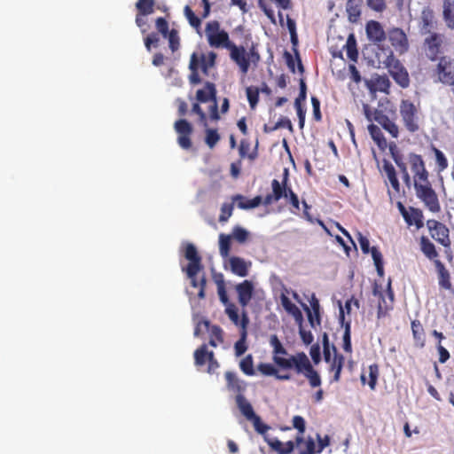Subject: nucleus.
I'll return each mask as SVG.
<instances>
[{
    "instance_id": "30",
    "label": "nucleus",
    "mask_w": 454,
    "mask_h": 454,
    "mask_svg": "<svg viewBox=\"0 0 454 454\" xmlns=\"http://www.w3.org/2000/svg\"><path fill=\"white\" fill-rule=\"evenodd\" d=\"M368 131L379 149L385 151L387 147V143L381 129L377 125L372 123L368 126Z\"/></svg>"
},
{
    "instance_id": "44",
    "label": "nucleus",
    "mask_w": 454,
    "mask_h": 454,
    "mask_svg": "<svg viewBox=\"0 0 454 454\" xmlns=\"http://www.w3.org/2000/svg\"><path fill=\"white\" fill-rule=\"evenodd\" d=\"M344 325V334H343V349L347 353L352 352L351 345V323L346 322Z\"/></svg>"
},
{
    "instance_id": "26",
    "label": "nucleus",
    "mask_w": 454,
    "mask_h": 454,
    "mask_svg": "<svg viewBox=\"0 0 454 454\" xmlns=\"http://www.w3.org/2000/svg\"><path fill=\"white\" fill-rule=\"evenodd\" d=\"M228 389L236 392L238 395L245 391V384L233 372H226L224 374Z\"/></svg>"
},
{
    "instance_id": "46",
    "label": "nucleus",
    "mask_w": 454,
    "mask_h": 454,
    "mask_svg": "<svg viewBox=\"0 0 454 454\" xmlns=\"http://www.w3.org/2000/svg\"><path fill=\"white\" fill-rule=\"evenodd\" d=\"M369 382L368 385L372 390H374L380 375L379 365L372 364L369 365Z\"/></svg>"
},
{
    "instance_id": "29",
    "label": "nucleus",
    "mask_w": 454,
    "mask_h": 454,
    "mask_svg": "<svg viewBox=\"0 0 454 454\" xmlns=\"http://www.w3.org/2000/svg\"><path fill=\"white\" fill-rule=\"evenodd\" d=\"M235 401L239 410L247 420L251 419L254 415H256L251 403L242 394L237 395Z\"/></svg>"
},
{
    "instance_id": "7",
    "label": "nucleus",
    "mask_w": 454,
    "mask_h": 454,
    "mask_svg": "<svg viewBox=\"0 0 454 454\" xmlns=\"http://www.w3.org/2000/svg\"><path fill=\"white\" fill-rule=\"evenodd\" d=\"M289 171L284 168L282 180L273 179L271 181V192L263 198V205L270 206L281 199H287V195L292 187L288 184Z\"/></svg>"
},
{
    "instance_id": "18",
    "label": "nucleus",
    "mask_w": 454,
    "mask_h": 454,
    "mask_svg": "<svg viewBox=\"0 0 454 454\" xmlns=\"http://www.w3.org/2000/svg\"><path fill=\"white\" fill-rule=\"evenodd\" d=\"M309 304L312 311L306 307L305 310L308 313V319L312 327H315L316 325H320L321 317H320V304L318 299L316 297L315 294H312L309 299Z\"/></svg>"
},
{
    "instance_id": "48",
    "label": "nucleus",
    "mask_w": 454,
    "mask_h": 454,
    "mask_svg": "<svg viewBox=\"0 0 454 454\" xmlns=\"http://www.w3.org/2000/svg\"><path fill=\"white\" fill-rule=\"evenodd\" d=\"M231 236L239 243H245L248 239V231L240 226H235Z\"/></svg>"
},
{
    "instance_id": "13",
    "label": "nucleus",
    "mask_w": 454,
    "mask_h": 454,
    "mask_svg": "<svg viewBox=\"0 0 454 454\" xmlns=\"http://www.w3.org/2000/svg\"><path fill=\"white\" fill-rule=\"evenodd\" d=\"M365 32L368 40L378 46L387 38V32L384 30L382 25L376 20H369L366 23Z\"/></svg>"
},
{
    "instance_id": "43",
    "label": "nucleus",
    "mask_w": 454,
    "mask_h": 454,
    "mask_svg": "<svg viewBox=\"0 0 454 454\" xmlns=\"http://www.w3.org/2000/svg\"><path fill=\"white\" fill-rule=\"evenodd\" d=\"M373 85L376 90L388 93L391 83L386 75H378L373 82Z\"/></svg>"
},
{
    "instance_id": "17",
    "label": "nucleus",
    "mask_w": 454,
    "mask_h": 454,
    "mask_svg": "<svg viewBox=\"0 0 454 454\" xmlns=\"http://www.w3.org/2000/svg\"><path fill=\"white\" fill-rule=\"evenodd\" d=\"M264 441L278 454H290L294 450V442L293 441L283 443L278 439L270 438L268 435H264Z\"/></svg>"
},
{
    "instance_id": "59",
    "label": "nucleus",
    "mask_w": 454,
    "mask_h": 454,
    "mask_svg": "<svg viewBox=\"0 0 454 454\" xmlns=\"http://www.w3.org/2000/svg\"><path fill=\"white\" fill-rule=\"evenodd\" d=\"M157 30L162 35L163 37H167V35L170 32L168 29V24L165 18L160 17L155 21Z\"/></svg>"
},
{
    "instance_id": "33",
    "label": "nucleus",
    "mask_w": 454,
    "mask_h": 454,
    "mask_svg": "<svg viewBox=\"0 0 454 454\" xmlns=\"http://www.w3.org/2000/svg\"><path fill=\"white\" fill-rule=\"evenodd\" d=\"M210 351L207 350V344H202L199 348L194 351V364L196 366L200 367L205 365L207 362Z\"/></svg>"
},
{
    "instance_id": "27",
    "label": "nucleus",
    "mask_w": 454,
    "mask_h": 454,
    "mask_svg": "<svg viewBox=\"0 0 454 454\" xmlns=\"http://www.w3.org/2000/svg\"><path fill=\"white\" fill-rule=\"evenodd\" d=\"M411 332L415 345L419 348H424L426 345V333L419 320L411 321Z\"/></svg>"
},
{
    "instance_id": "38",
    "label": "nucleus",
    "mask_w": 454,
    "mask_h": 454,
    "mask_svg": "<svg viewBox=\"0 0 454 454\" xmlns=\"http://www.w3.org/2000/svg\"><path fill=\"white\" fill-rule=\"evenodd\" d=\"M215 59H216V54L213 51H210L207 55L201 54L200 67H201L202 72L205 74H207L208 69L215 66Z\"/></svg>"
},
{
    "instance_id": "58",
    "label": "nucleus",
    "mask_w": 454,
    "mask_h": 454,
    "mask_svg": "<svg viewBox=\"0 0 454 454\" xmlns=\"http://www.w3.org/2000/svg\"><path fill=\"white\" fill-rule=\"evenodd\" d=\"M352 303H354V305L356 306L357 308L359 307V301L357 300H354L353 298L346 301L344 308L342 306L340 307V320L342 324H345L344 323V318H345L344 310H346V312L348 314H349L351 311Z\"/></svg>"
},
{
    "instance_id": "2",
    "label": "nucleus",
    "mask_w": 454,
    "mask_h": 454,
    "mask_svg": "<svg viewBox=\"0 0 454 454\" xmlns=\"http://www.w3.org/2000/svg\"><path fill=\"white\" fill-rule=\"evenodd\" d=\"M205 33L211 47L225 48L230 51L231 59L239 67L243 74H247L251 65L254 67L258 66L261 56L257 46L253 43L248 51L244 46H237L230 41L228 33L220 29V23L217 20L208 22Z\"/></svg>"
},
{
    "instance_id": "16",
    "label": "nucleus",
    "mask_w": 454,
    "mask_h": 454,
    "mask_svg": "<svg viewBox=\"0 0 454 454\" xmlns=\"http://www.w3.org/2000/svg\"><path fill=\"white\" fill-rule=\"evenodd\" d=\"M236 291L238 294L239 304L243 308L247 307L252 299L254 292V286L252 282H250L249 280H244L242 283H239V285L236 286Z\"/></svg>"
},
{
    "instance_id": "4",
    "label": "nucleus",
    "mask_w": 454,
    "mask_h": 454,
    "mask_svg": "<svg viewBox=\"0 0 454 454\" xmlns=\"http://www.w3.org/2000/svg\"><path fill=\"white\" fill-rule=\"evenodd\" d=\"M380 52L377 53L380 63L388 70L395 82L402 88H407L410 84L409 74L395 53L389 47H379Z\"/></svg>"
},
{
    "instance_id": "37",
    "label": "nucleus",
    "mask_w": 454,
    "mask_h": 454,
    "mask_svg": "<svg viewBox=\"0 0 454 454\" xmlns=\"http://www.w3.org/2000/svg\"><path fill=\"white\" fill-rule=\"evenodd\" d=\"M411 223L408 225H415L417 229L423 227V213L420 209L415 207H410L409 218Z\"/></svg>"
},
{
    "instance_id": "6",
    "label": "nucleus",
    "mask_w": 454,
    "mask_h": 454,
    "mask_svg": "<svg viewBox=\"0 0 454 454\" xmlns=\"http://www.w3.org/2000/svg\"><path fill=\"white\" fill-rule=\"evenodd\" d=\"M399 111L404 128L410 133L419 131L422 119L419 106H416L409 99H403L399 106Z\"/></svg>"
},
{
    "instance_id": "55",
    "label": "nucleus",
    "mask_w": 454,
    "mask_h": 454,
    "mask_svg": "<svg viewBox=\"0 0 454 454\" xmlns=\"http://www.w3.org/2000/svg\"><path fill=\"white\" fill-rule=\"evenodd\" d=\"M290 37H291V43L293 44V51L295 54V57H296V59L298 61V70L300 73H303L304 72V67L301 63V58H300V54H299V51H298V49H297V46H298V35H297V32L296 33H292L290 34Z\"/></svg>"
},
{
    "instance_id": "64",
    "label": "nucleus",
    "mask_w": 454,
    "mask_h": 454,
    "mask_svg": "<svg viewBox=\"0 0 454 454\" xmlns=\"http://www.w3.org/2000/svg\"><path fill=\"white\" fill-rule=\"evenodd\" d=\"M210 338L215 339L219 343L223 342V332L218 325H213L210 329Z\"/></svg>"
},
{
    "instance_id": "51",
    "label": "nucleus",
    "mask_w": 454,
    "mask_h": 454,
    "mask_svg": "<svg viewBox=\"0 0 454 454\" xmlns=\"http://www.w3.org/2000/svg\"><path fill=\"white\" fill-rule=\"evenodd\" d=\"M249 421L253 423L254 427L258 434H262L263 436L267 435L266 432L270 429V427L264 424L258 415H254L251 419H249Z\"/></svg>"
},
{
    "instance_id": "62",
    "label": "nucleus",
    "mask_w": 454,
    "mask_h": 454,
    "mask_svg": "<svg viewBox=\"0 0 454 454\" xmlns=\"http://www.w3.org/2000/svg\"><path fill=\"white\" fill-rule=\"evenodd\" d=\"M281 128H287L289 130H293L291 121L286 117H283L279 119L273 127L270 128V131H275Z\"/></svg>"
},
{
    "instance_id": "45",
    "label": "nucleus",
    "mask_w": 454,
    "mask_h": 454,
    "mask_svg": "<svg viewBox=\"0 0 454 454\" xmlns=\"http://www.w3.org/2000/svg\"><path fill=\"white\" fill-rule=\"evenodd\" d=\"M246 93L250 107L254 109L259 101L260 89L254 86H250L247 88Z\"/></svg>"
},
{
    "instance_id": "12",
    "label": "nucleus",
    "mask_w": 454,
    "mask_h": 454,
    "mask_svg": "<svg viewBox=\"0 0 454 454\" xmlns=\"http://www.w3.org/2000/svg\"><path fill=\"white\" fill-rule=\"evenodd\" d=\"M427 228L431 237L443 247H449L450 240L449 237V229L439 221L430 219L427 222Z\"/></svg>"
},
{
    "instance_id": "53",
    "label": "nucleus",
    "mask_w": 454,
    "mask_h": 454,
    "mask_svg": "<svg viewBox=\"0 0 454 454\" xmlns=\"http://www.w3.org/2000/svg\"><path fill=\"white\" fill-rule=\"evenodd\" d=\"M168 40V44L170 50L174 52L178 50L180 46V38L178 35V32L176 29L170 30V32L167 35Z\"/></svg>"
},
{
    "instance_id": "21",
    "label": "nucleus",
    "mask_w": 454,
    "mask_h": 454,
    "mask_svg": "<svg viewBox=\"0 0 454 454\" xmlns=\"http://www.w3.org/2000/svg\"><path fill=\"white\" fill-rule=\"evenodd\" d=\"M280 301L285 310L291 315L299 325H301L302 323L303 317L300 309L293 303L285 294L280 295Z\"/></svg>"
},
{
    "instance_id": "24",
    "label": "nucleus",
    "mask_w": 454,
    "mask_h": 454,
    "mask_svg": "<svg viewBox=\"0 0 454 454\" xmlns=\"http://www.w3.org/2000/svg\"><path fill=\"white\" fill-rule=\"evenodd\" d=\"M232 200L238 201V207L241 209H252L257 207L261 204H263V199L260 195H257L251 200H247L245 196L237 194L232 197Z\"/></svg>"
},
{
    "instance_id": "10",
    "label": "nucleus",
    "mask_w": 454,
    "mask_h": 454,
    "mask_svg": "<svg viewBox=\"0 0 454 454\" xmlns=\"http://www.w3.org/2000/svg\"><path fill=\"white\" fill-rule=\"evenodd\" d=\"M443 36L431 33L423 43V51L430 60H436L442 54Z\"/></svg>"
},
{
    "instance_id": "23",
    "label": "nucleus",
    "mask_w": 454,
    "mask_h": 454,
    "mask_svg": "<svg viewBox=\"0 0 454 454\" xmlns=\"http://www.w3.org/2000/svg\"><path fill=\"white\" fill-rule=\"evenodd\" d=\"M434 265L436 268V271L438 274V283L439 286L446 290H449L451 288V282H450V275L449 270L446 269L444 264L439 261H434Z\"/></svg>"
},
{
    "instance_id": "20",
    "label": "nucleus",
    "mask_w": 454,
    "mask_h": 454,
    "mask_svg": "<svg viewBox=\"0 0 454 454\" xmlns=\"http://www.w3.org/2000/svg\"><path fill=\"white\" fill-rule=\"evenodd\" d=\"M229 264L233 274L242 278L248 275V267L250 263H247L243 258L239 256H231L229 257Z\"/></svg>"
},
{
    "instance_id": "49",
    "label": "nucleus",
    "mask_w": 454,
    "mask_h": 454,
    "mask_svg": "<svg viewBox=\"0 0 454 454\" xmlns=\"http://www.w3.org/2000/svg\"><path fill=\"white\" fill-rule=\"evenodd\" d=\"M225 313L228 315L230 320L236 325L241 326V319L238 313V309L233 303H229L225 309Z\"/></svg>"
},
{
    "instance_id": "32",
    "label": "nucleus",
    "mask_w": 454,
    "mask_h": 454,
    "mask_svg": "<svg viewBox=\"0 0 454 454\" xmlns=\"http://www.w3.org/2000/svg\"><path fill=\"white\" fill-rule=\"evenodd\" d=\"M348 58L356 62L358 59V51L356 48V40L354 34H350L347 39L346 44L344 45Z\"/></svg>"
},
{
    "instance_id": "36",
    "label": "nucleus",
    "mask_w": 454,
    "mask_h": 454,
    "mask_svg": "<svg viewBox=\"0 0 454 454\" xmlns=\"http://www.w3.org/2000/svg\"><path fill=\"white\" fill-rule=\"evenodd\" d=\"M420 245L422 252L430 260L438 256L434 245L428 239L422 237Z\"/></svg>"
},
{
    "instance_id": "28",
    "label": "nucleus",
    "mask_w": 454,
    "mask_h": 454,
    "mask_svg": "<svg viewBox=\"0 0 454 454\" xmlns=\"http://www.w3.org/2000/svg\"><path fill=\"white\" fill-rule=\"evenodd\" d=\"M434 16L433 11L423 10L421 13L420 32L423 35L431 34L434 29Z\"/></svg>"
},
{
    "instance_id": "60",
    "label": "nucleus",
    "mask_w": 454,
    "mask_h": 454,
    "mask_svg": "<svg viewBox=\"0 0 454 454\" xmlns=\"http://www.w3.org/2000/svg\"><path fill=\"white\" fill-rule=\"evenodd\" d=\"M200 102L194 103L192 107V112L199 115L200 122L204 126L207 127V115L200 107Z\"/></svg>"
},
{
    "instance_id": "41",
    "label": "nucleus",
    "mask_w": 454,
    "mask_h": 454,
    "mask_svg": "<svg viewBox=\"0 0 454 454\" xmlns=\"http://www.w3.org/2000/svg\"><path fill=\"white\" fill-rule=\"evenodd\" d=\"M443 17L447 26L454 28V7L453 2H444Z\"/></svg>"
},
{
    "instance_id": "63",
    "label": "nucleus",
    "mask_w": 454,
    "mask_h": 454,
    "mask_svg": "<svg viewBox=\"0 0 454 454\" xmlns=\"http://www.w3.org/2000/svg\"><path fill=\"white\" fill-rule=\"evenodd\" d=\"M317 453V450H316V443L312 437H309L305 441V450H301L300 454H316Z\"/></svg>"
},
{
    "instance_id": "56",
    "label": "nucleus",
    "mask_w": 454,
    "mask_h": 454,
    "mask_svg": "<svg viewBox=\"0 0 454 454\" xmlns=\"http://www.w3.org/2000/svg\"><path fill=\"white\" fill-rule=\"evenodd\" d=\"M233 203H223L221 207V213L219 215V222L224 223L231 216L233 211Z\"/></svg>"
},
{
    "instance_id": "61",
    "label": "nucleus",
    "mask_w": 454,
    "mask_h": 454,
    "mask_svg": "<svg viewBox=\"0 0 454 454\" xmlns=\"http://www.w3.org/2000/svg\"><path fill=\"white\" fill-rule=\"evenodd\" d=\"M293 426L300 434H303L306 429V423L301 416L296 415L293 418Z\"/></svg>"
},
{
    "instance_id": "5",
    "label": "nucleus",
    "mask_w": 454,
    "mask_h": 454,
    "mask_svg": "<svg viewBox=\"0 0 454 454\" xmlns=\"http://www.w3.org/2000/svg\"><path fill=\"white\" fill-rule=\"evenodd\" d=\"M184 257L189 261L185 269L187 277L190 278L192 286L199 288V299H204L207 280L204 276L199 281L197 279V275L203 269V265L201 257L193 244L188 243L186 245Z\"/></svg>"
},
{
    "instance_id": "35",
    "label": "nucleus",
    "mask_w": 454,
    "mask_h": 454,
    "mask_svg": "<svg viewBox=\"0 0 454 454\" xmlns=\"http://www.w3.org/2000/svg\"><path fill=\"white\" fill-rule=\"evenodd\" d=\"M447 65L448 61L445 59V58H441L436 67V73L438 74L439 81L443 84H446L444 79H447V76H454V73H452L450 70H448Z\"/></svg>"
},
{
    "instance_id": "19",
    "label": "nucleus",
    "mask_w": 454,
    "mask_h": 454,
    "mask_svg": "<svg viewBox=\"0 0 454 454\" xmlns=\"http://www.w3.org/2000/svg\"><path fill=\"white\" fill-rule=\"evenodd\" d=\"M248 323H249L248 317H247V313L244 311L242 313V317H241V328H242L241 336H240V339L238 341H236V343L234 345L235 355L237 356H242L247 349V346L246 345V338H247V326Z\"/></svg>"
},
{
    "instance_id": "1",
    "label": "nucleus",
    "mask_w": 454,
    "mask_h": 454,
    "mask_svg": "<svg viewBox=\"0 0 454 454\" xmlns=\"http://www.w3.org/2000/svg\"><path fill=\"white\" fill-rule=\"evenodd\" d=\"M392 157L402 174L403 182L408 186L411 182L407 165L410 166L411 171L413 174L412 180L417 198L432 213L440 212L441 205L439 199L428 179L429 174L422 156L415 153H410L406 160H404L403 155L392 152Z\"/></svg>"
},
{
    "instance_id": "50",
    "label": "nucleus",
    "mask_w": 454,
    "mask_h": 454,
    "mask_svg": "<svg viewBox=\"0 0 454 454\" xmlns=\"http://www.w3.org/2000/svg\"><path fill=\"white\" fill-rule=\"evenodd\" d=\"M433 151L435 156V163L438 167L439 171H442L448 167V160L445 157L444 153L437 149L436 147H433Z\"/></svg>"
},
{
    "instance_id": "3",
    "label": "nucleus",
    "mask_w": 454,
    "mask_h": 454,
    "mask_svg": "<svg viewBox=\"0 0 454 454\" xmlns=\"http://www.w3.org/2000/svg\"><path fill=\"white\" fill-rule=\"evenodd\" d=\"M269 342L272 348V360L278 367L282 370H294L297 374L303 375L312 388L321 386V376L304 352H297L285 357L288 355L287 350L277 334L270 335Z\"/></svg>"
},
{
    "instance_id": "11",
    "label": "nucleus",
    "mask_w": 454,
    "mask_h": 454,
    "mask_svg": "<svg viewBox=\"0 0 454 454\" xmlns=\"http://www.w3.org/2000/svg\"><path fill=\"white\" fill-rule=\"evenodd\" d=\"M357 240L359 242L361 250L364 254H367L369 253L372 254V257L374 262V265L376 267L377 273L380 277L384 276V263L383 257L380 251L376 247H370L369 239L364 236L361 232L357 234Z\"/></svg>"
},
{
    "instance_id": "34",
    "label": "nucleus",
    "mask_w": 454,
    "mask_h": 454,
    "mask_svg": "<svg viewBox=\"0 0 454 454\" xmlns=\"http://www.w3.org/2000/svg\"><path fill=\"white\" fill-rule=\"evenodd\" d=\"M231 236L224 233L219 235V253L225 259L228 258L231 252Z\"/></svg>"
},
{
    "instance_id": "8",
    "label": "nucleus",
    "mask_w": 454,
    "mask_h": 454,
    "mask_svg": "<svg viewBox=\"0 0 454 454\" xmlns=\"http://www.w3.org/2000/svg\"><path fill=\"white\" fill-rule=\"evenodd\" d=\"M387 38L390 43L393 52L403 55L410 49V43L406 33L400 27H392L387 31Z\"/></svg>"
},
{
    "instance_id": "22",
    "label": "nucleus",
    "mask_w": 454,
    "mask_h": 454,
    "mask_svg": "<svg viewBox=\"0 0 454 454\" xmlns=\"http://www.w3.org/2000/svg\"><path fill=\"white\" fill-rule=\"evenodd\" d=\"M196 99L200 103H207L216 99V89L213 82H207L204 89L198 90L196 92Z\"/></svg>"
},
{
    "instance_id": "57",
    "label": "nucleus",
    "mask_w": 454,
    "mask_h": 454,
    "mask_svg": "<svg viewBox=\"0 0 454 454\" xmlns=\"http://www.w3.org/2000/svg\"><path fill=\"white\" fill-rule=\"evenodd\" d=\"M300 93L295 99L294 106L301 107V102H304L307 98V85L304 79L300 80Z\"/></svg>"
},
{
    "instance_id": "39",
    "label": "nucleus",
    "mask_w": 454,
    "mask_h": 454,
    "mask_svg": "<svg viewBox=\"0 0 454 454\" xmlns=\"http://www.w3.org/2000/svg\"><path fill=\"white\" fill-rule=\"evenodd\" d=\"M221 137L215 129L207 128L205 130V143L210 148L213 149L216 144L220 141Z\"/></svg>"
},
{
    "instance_id": "9",
    "label": "nucleus",
    "mask_w": 454,
    "mask_h": 454,
    "mask_svg": "<svg viewBox=\"0 0 454 454\" xmlns=\"http://www.w3.org/2000/svg\"><path fill=\"white\" fill-rule=\"evenodd\" d=\"M174 129L177 135V145L185 151H189L192 147V136L193 133V127L185 119H179L174 123Z\"/></svg>"
},
{
    "instance_id": "40",
    "label": "nucleus",
    "mask_w": 454,
    "mask_h": 454,
    "mask_svg": "<svg viewBox=\"0 0 454 454\" xmlns=\"http://www.w3.org/2000/svg\"><path fill=\"white\" fill-rule=\"evenodd\" d=\"M240 370L247 376H253L255 374V371L254 369V360L252 355L246 356L239 362Z\"/></svg>"
},
{
    "instance_id": "31",
    "label": "nucleus",
    "mask_w": 454,
    "mask_h": 454,
    "mask_svg": "<svg viewBox=\"0 0 454 454\" xmlns=\"http://www.w3.org/2000/svg\"><path fill=\"white\" fill-rule=\"evenodd\" d=\"M383 169L387 175V177L392 188L394 189V191L396 193H399L400 184H399L394 166L388 161H384Z\"/></svg>"
},
{
    "instance_id": "14",
    "label": "nucleus",
    "mask_w": 454,
    "mask_h": 454,
    "mask_svg": "<svg viewBox=\"0 0 454 454\" xmlns=\"http://www.w3.org/2000/svg\"><path fill=\"white\" fill-rule=\"evenodd\" d=\"M373 119L393 137L397 138L399 135V128L394 121L389 119L382 111L374 110Z\"/></svg>"
},
{
    "instance_id": "25",
    "label": "nucleus",
    "mask_w": 454,
    "mask_h": 454,
    "mask_svg": "<svg viewBox=\"0 0 454 454\" xmlns=\"http://www.w3.org/2000/svg\"><path fill=\"white\" fill-rule=\"evenodd\" d=\"M258 372L264 376H275L279 380H289L290 374H279L278 370L271 364L260 363L257 365Z\"/></svg>"
},
{
    "instance_id": "42",
    "label": "nucleus",
    "mask_w": 454,
    "mask_h": 454,
    "mask_svg": "<svg viewBox=\"0 0 454 454\" xmlns=\"http://www.w3.org/2000/svg\"><path fill=\"white\" fill-rule=\"evenodd\" d=\"M346 11L350 22H356L361 15V10L356 2H347Z\"/></svg>"
},
{
    "instance_id": "15",
    "label": "nucleus",
    "mask_w": 454,
    "mask_h": 454,
    "mask_svg": "<svg viewBox=\"0 0 454 454\" xmlns=\"http://www.w3.org/2000/svg\"><path fill=\"white\" fill-rule=\"evenodd\" d=\"M333 348L334 352L333 360L330 363H328L330 364L328 369L329 372H333V379L330 380V383L340 381L341 371L345 363V357L343 356V355L338 353L334 346L333 347Z\"/></svg>"
},
{
    "instance_id": "54",
    "label": "nucleus",
    "mask_w": 454,
    "mask_h": 454,
    "mask_svg": "<svg viewBox=\"0 0 454 454\" xmlns=\"http://www.w3.org/2000/svg\"><path fill=\"white\" fill-rule=\"evenodd\" d=\"M155 2H137L138 13L143 16L149 15L154 12Z\"/></svg>"
},
{
    "instance_id": "47",
    "label": "nucleus",
    "mask_w": 454,
    "mask_h": 454,
    "mask_svg": "<svg viewBox=\"0 0 454 454\" xmlns=\"http://www.w3.org/2000/svg\"><path fill=\"white\" fill-rule=\"evenodd\" d=\"M184 14L192 27H195L196 29H199L200 27V18H199L194 13L193 10L189 5H186L184 7Z\"/></svg>"
},
{
    "instance_id": "52",
    "label": "nucleus",
    "mask_w": 454,
    "mask_h": 454,
    "mask_svg": "<svg viewBox=\"0 0 454 454\" xmlns=\"http://www.w3.org/2000/svg\"><path fill=\"white\" fill-rule=\"evenodd\" d=\"M287 203L291 205V212L294 214H297L300 211V200L298 195L291 189L287 195V199H286Z\"/></svg>"
}]
</instances>
